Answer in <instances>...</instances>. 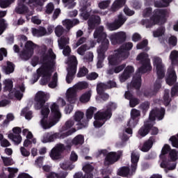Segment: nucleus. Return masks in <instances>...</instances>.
<instances>
[{"label":"nucleus","instance_id":"1","mask_svg":"<svg viewBox=\"0 0 178 178\" xmlns=\"http://www.w3.org/2000/svg\"><path fill=\"white\" fill-rule=\"evenodd\" d=\"M48 101V96L45 92L42 91H38L34 97L33 106L36 111H40L41 109V115L42 116V120H40V124L42 127L47 130L51 129L52 126H55V124L60 120L62 118V114L59 111V106L56 103H54L50 108L51 111L52 119L48 118L49 115V106L48 104H45Z\"/></svg>","mask_w":178,"mask_h":178},{"label":"nucleus","instance_id":"2","mask_svg":"<svg viewBox=\"0 0 178 178\" xmlns=\"http://www.w3.org/2000/svg\"><path fill=\"white\" fill-rule=\"evenodd\" d=\"M148 56V54L142 52L136 57V60H139V63L142 65L138 68V72L133 76L131 81V86L136 90L141 88V74H145V73L152 70L151 61Z\"/></svg>","mask_w":178,"mask_h":178},{"label":"nucleus","instance_id":"3","mask_svg":"<svg viewBox=\"0 0 178 178\" xmlns=\"http://www.w3.org/2000/svg\"><path fill=\"white\" fill-rule=\"evenodd\" d=\"M168 15V10L162 8H156L154 10L149 19L142 20V24L145 26L146 29H151L154 26H163L166 23V16Z\"/></svg>","mask_w":178,"mask_h":178},{"label":"nucleus","instance_id":"4","mask_svg":"<svg viewBox=\"0 0 178 178\" xmlns=\"http://www.w3.org/2000/svg\"><path fill=\"white\" fill-rule=\"evenodd\" d=\"M154 66H156L157 80L155 81L154 90L156 92L159 91L162 85L161 84V80L165 77V66L162 64V59L159 57L154 58Z\"/></svg>","mask_w":178,"mask_h":178},{"label":"nucleus","instance_id":"5","mask_svg":"<svg viewBox=\"0 0 178 178\" xmlns=\"http://www.w3.org/2000/svg\"><path fill=\"white\" fill-rule=\"evenodd\" d=\"M99 155L106 156L104 161V166H111L115 165L120 159L121 154L115 152H108L107 149L99 150Z\"/></svg>","mask_w":178,"mask_h":178},{"label":"nucleus","instance_id":"6","mask_svg":"<svg viewBox=\"0 0 178 178\" xmlns=\"http://www.w3.org/2000/svg\"><path fill=\"white\" fill-rule=\"evenodd\" d=\"M76 131H77V130H76L75 128H72L67 131L63 133L56 132L53 134H47V135L44 136L42 143H54V141H55V140L58 138H60V140H63V138H66V137L72 136V134H73V133H76Z\"/></svg>","mask_w":178,"mask_h":178},{"label":"nucleus","instance_id":"7","mask_svg":"<svg viewBox=\"0 0 178 178\" xmlns=\"http://www.w3.org/2000/svg\"><path fill=\"white\" fill-rule=\"evenodd\" d=\"M68 62L70 65L67 68V74L65 80L67 84H71L72 81L74 79V76H76V72H77V58L75 56H71L68 58Z\"/></svg>","mask_w":178,"mask_h":178},{"label":"nucleus","instance_id":"8","mask_svg":"<svg viewBox=\"0 0 178 178\" xmlns=\"http://www.w3.org/2000/svg\"><path fill=\"white\" fill-rule=\"evenodd\" d=\"M37 73L42 77L40 80L41 86H47L48 82L51 81L52 72H51V67L48 65V63L42 64V66L37 70Z\"/></svg>","mask_w":178,"mask_h":178},{"label":"nucleus","instance_id":"9","mask_svg":"<svg viewBox=\"0 0 178 178\" xmlns=\"http://www.w3.org/2000/svg\"><path fill=\"white\" fill-rule=\"evenodd\" d=\"M94 38L97 40L98 44L101 43L99 47H109V40L106 38L107 35L105 31V28L100 26L97 27L93 33Z\"/></svg>","mask_w":178,"mask_h":178},{"label":"nucleus","instance_id":"10","mask_svg":"<svg viewBox=\"0 0 178 178\" xmlns=\"http://www.w3.org/2000/svg\"><path fill=\"white\" fill-rule=\"evenodd\" d=\"M74 119L76 124V129L81 130L82 129H86L88 127V120L84 118V113L82 111H76L74 114Z\"/></svg>","mask_w":178,"mask_h":178},{"label":"nucleus","instance_id":"11","mask_svg":"<svg viewBox=\"0 0 178 178\" xmlns=\"http://www.w3.org/2000/svg\"><path fill=\"white\" fill-rule=\"evenodd\" d=\"M66 151V146L62 143H58L56 146L51 149L50 152V157L53 161H58L62 158V154Z\"/></svg>","mask_w":178,"mask_h":178},{"label":"nucleus","instance_id":"12","mask_svg":"<svg viewBox=\"0 0 178 178\" xmlns=\"http://www.w3.org/2000/svg\"><path fill=\"white\" fill-rule=\"evenodd\" d=\"M127 35L126 32L120 31L110 35V40L113 45H120L126 41Z\"/></svg>","mask_w":178,"mask_h":178},{"label":"nucleus","instance_id":"13","mask_svg":"<svg viewBox=\"0 0 178 178\" xmlns=\"http://www.w3.org/2000/svg\"><path fill=\"white\" fill-rule=\"evenodd\" d=\"M165 108H153L149 115V120L150 122H155V120H162L165 118Z\"/></svg>","mask_w":178,"mask_h":178},{"label":"nucleus","instance_id":"14","mask_svg":"<svg viewBox=\"0 0 178 178\" xmlns=\"http://www.w3.org/2000/svg\"><path fill=\"white\" fill-rule=\"evenodd\" d=\"M115 52L114 54L110 55L108 58V63L111 66H118V65H120V63L122 60L126 59L123 58L122 54H120L119 51L115 50Z\"/></svg>","mask_w":178,"mask_h":178},{"label":"nucleus","instance_id":"15","mask_svg":"<svg viewBox=\"0 0 178 178\" xmlns=\"http://www.w3.org/2000/svg\"><path fill=\"white\" fill-rule=\"evenodd\" d=\"M111 118H112V112L108 111L106 108L104 111H97L95 114V120H103L106 123Z\"/></svg>","mask_w":178,"mask_h":178},{"label":"nucleus","instance_id":"16","mask_svg":"<svg viewBox=\"0 0 178 178\" xmlns=\"http://www.w3.org/2000/svg\"><path fill=\"white\" fill-rule=\"evenodd\" d=\"M138 161H140V153H138L137 151H133L131 154V168L132 175L133 173H136V171L137 170Z\"/></svg>","mask_w":178,"mask_h":178},{"label":"nucleus","instance_id":"17","mask_svg":"<svg viewBox=\"0 0 178 178\" xmlns=\"http://www.w3.org/2000/svg\"><path fill=\"white\" fill-rule=\"evenodd\" d=\"M133 49V43L132 42H127L123 44L117 51H120V54H122L123 58L127 59L129 58V55H130V51Z\"/></svg>","mask_w":178,"mask_h":178},{"label":"nucleus","instance_id":"18","mask_svg":"<svg viewBox=\"0 0 178 178\" xmlns=\"http://www.w3.org/2000/svg\"><path fill=\"white\" fill-rule=\"evenodd\" d=\"M101 24V17L97 15H91L88 20V26L90 30H94L97 26Z\"/></svg>","mask_w":178,"mask_h":178},{"label":"nucleus","instance_id":"19","mask_svg":"<svg viewBox=\"0 0 178 178\" xmlns=\"http://www.w3.org/2000/svg\"><path fill=\"white\" fill-rule=\"evenodd\" d=\"M49 59L51 60H55V59H56V55L54 54V50H52V49H49L48 54H44L41 56L40 63L44 65V63H47L48 65H49V61H48Z\"/></svg>","mask_w":178,"mask_h":178},{"label":"nucleus","instance_id":"20","mask_svg":"<svg viewBox=\"0 0 178 178\" xmlns=\"http://www.w3.org/2000/svg\"><path fill=\"white\" fill-rule=\"evenodd\" d=\"M177 81V76L176 75V71L173 69H170L167 72V77L165 81L168 86H173Z\"/></svg>","mask_w":178,"mask_h":178},{"label":"nucleus","instance_id":"21","mask_svg":"<svg viewBox=\"0 0 178 178\" xmlns=\"http://www.w3.org/2000/svg\"><path fill=\"white\" fill-rule=\"evenodd\" d=\"M154 143H155V136H150L147 140L144 142L143 147L140 148V151H142V152H148V151L152 148Z\"/></svg>","mask_w":178,"mask_h":178},{"label":"nucleus","instance_id":"22","mask_svg":"<svg viewBox=\"0 0 178 178\" xmlns=\"http://www.w3.org/2000/svg\"><path fill=\"white\" fill-rule=\"evenodd\" d=\"M152 127V124L149 122H147L142 126L138 130V134L140 137H145L149 134V131H151V129Z\"/></svg>","mask_w":178,"mask_h":178},{"label":"nucleus","instance_id":"23","mask_svg":"<svg viewBox=\"0 0 178 178\" xmlns=\"http://www.w3.org/2000/svg\"><path fill=\"white\" fill-rule=\"evenodd\" d=\"M134 73V67L132 66H127L124 70L122 74L120 77V81L124 82L126 80L129 79L131 74Z\"/></svg>","mask_w":178,"mask_h":178},{"label":"nucleus","instance_id":"24","mask_svg":"<svg viewBox=\"0 0 178 178\" xmlns=\"http://www.w3.org/2000/svg\"><path fill=\"white\" fill-rule=\"evenodd\" d=\"M67 101L70 104H74L76 102V97H77V92L74 88H70L67 91Z\"/></svg>","mask_w":178,"mask_h":178},{"label":"nucleus","instance_id":"25","mask_svg":"<svg viewBox=\"0 0 178 178\" xmlns=\"http://www.w3.org/2000/svg\"><path fill=\"white\" fill-rule=\"evenodd\" d=\"M15 90L14 91L15 97L18 99V101H22V98H23V92L26 91V87H24V83H22V85H19Z\"/></svg>","mask_w":178,"mask_h":178},{"label":"nucleus","instance_id":"26","mask_svg":"<svg viewBox=\"0 0 178 178\" xmlns=\"http://www.w3.org/2000/svg\"><path fill=\"white\" fill-rule=\"evenodd\" d=\"M83 172H85L86 174L82 178H93L94 177V175H92V173H91V172L94 170V166H92V165L86 164L83 167Z\"/></svg>","mask_w":178,"mask_h":178},{"label":"nucleus","instance_id":"27","mask_svg":"<svg viewBox=\"0 0 178 178\" xmlns=\"http://www.w3.org/2000/svg\"><path fill=\"white\" fill-rule=\"evenodd\" d=\"M80 21L77 19H65L63 22V26L67 29V30H70L72 27H74V26H76V24H79Z\"/></svg>","mask_w":178,"mask_h":178},{"label":"nucleus","instance_id":"28","mask_svg":"<svg viewBox=\"0 0 178 178\" xmlns=\"http://www.w3.org/2000/svg\"><path fill=\"white\" fill-rule=\"evenodd\" d=\"M118 176H122V177H127V176H133L134 173H131V169L128 166L122 167L118 172Z\"/></svg>","mask_w":178,"mask_h":178},{"label":"nucleus","instance_id":"29","mask_svg":"<svg viewBox=\"0 0 178 178\" xmlns=\"http://www.w3.org/2000/svg\"><path fill=\"white\" fill-rule=\"evenodd\" d=\"M126 3V0H115L112 6H111V12H116L119 10L120 8H123L124 4Z\"/></svg>","mask_w":178,"mask_h":178},{"label":"nucleus","instance_id":"30","mask_svg":"<svg viewBox=\"0 0 178 178\" xmlns=\"http://www.w3.org/2000/svg\"><path fill=\"white\" fill-rule=\"evenodd\" d=\"M108 48L109 46H99V49H97V59L98 60H104L105 59V52L108 51Z\"/></svg>","mask_w":178,"mask_h":178},{"label":"nucleus","instance_id":"31","mask_svg":"<svg viewBox=\"0 0 178 178\" xmlns=\"http://www.w3.org/2000/svg\"><path fill=\"white\" fill-rule=\"evenodd\" d=\"M16 13L18 15H26L29 13V7L24 5V2L18 3V7L15 9Z\"/></svg>","mask_w":178,"mask_h":178},{"label":"nucleus","instance_id":"32","mask_svg":"<svg viewBox=\"0 0 178 178\" xmlns=\"http://www.w3.org/2000/svg\"><path fill=\"white\" fill-rule=\"evenodd\" d=\"M32 34L36 37H43V35L47 34V29L42 26H40L39 29L33 28Z\"/></svg>","mask_w":178,"mask_h":178},{"label":"nucleus","instance_id":"33","mask_svg":"<svg viewBox=\"0 0 178 178\" xmlns=\"http://www.w3.org/2000/svg\"><path fill=\"white\" fill-rule=\"evenodd\" d=\"M6 16V11H0V35L6 29V24L5 23V19L2 17Z\"/></svg>","mask_w":178,"mask_h":178},{"label":"nucleus","instance_id":"34","mask_svg":"<svg viewBox=\"0 0 178 178\" xmlns=\"http://www.w3.org/2000/svg\"><path fill=\"white\" fill-rule=\"evenodd\" d=\"M69 173L66 171H61L58 173L51 172L47 175V178H66Z\"/></svg>","mask_w":178,"mask_h":178},{"label":"nucleus","instance_id":"35","mask_svg":"<svg viewBox=\"0 0 178 178\" xmlns=\"http://www.w3.org/2000/svg\"><path fill=\"white\" fill-rule=\"evenodd\" d=\"M6 74H10L15 72V64L10 61H7V65H4L2 67Z\"/></svg>","mask_w":178,"mask_h":178},{"label":"nucleus","instance_id":"36","mask_svg":"<svg viewBox=\"0 0 178 178\" xmlns=\"http://www.w3.org/2000/svg\"><path fill=\"white\" fill-rule=\"evenodd\" d=\"M80 16L83 17V20H88L91 16V11L88 12L87 6H84L80 8Z\"/></svg>","mask_w":178,"mask_h":178},{"label":"nucleus","instance_id":"37","mask_svg":"<svg viewBox=\"0 0 178 178\" xmlns=\"http://www.w3.org/2000/svg\"><path fill=\"white\" fill-rule=\"evenodd\" d=\"M60 167L63 170H73L74 169V165H73L70 160L65 161L63 163L60 164Z\"/></svg>","mask_w":178,"mask_h":178},{"label":"nucleus","instance_id":"38","mask_svg":"<svg viewBox=\"0 0 178 178\" xmlns=\"http://www.w3.org/2000/svg\"><path fill=\"white\" fill-rule=\"evenodd\" d=\"M90 99H91V92L90 91L86 92L79 97V102L81 104H87V102H90Z\"/></svg>","mask_w":178,"mask_h":178},{"label":"nucleus","instance_id":"39","mask_svg":"<svg viewBox=\"0 0 178 178\" xmlns=\"http://www.w3.org/2000/svg\"><path fill=\"white\" fill-rule=\"evenodd\" d=\"M96 90L98 95H101L104 94V92H105L106 90H108V86L106 85V83H99L97 85Z\"/></svg>","mask_w":178,"mask_h":178},{"label":"nucleus","instance_id":"40","mask_svg":"<svg viewBox=\"0 0 178 178\" xmlns=\"http://www.w3.org/2000/svg\"><path fill=\"white\" fill-rule=\"evenodd\" d=\"M33 54L34 53H31V51H29L25 49L19 54V56L24 60H29L30 58L33 56Z\"/></svg>","mask_w":178,"mask_h":178},{"label":"nucleus","instance_id":"41","mask_svg":"<svg viewBox=\"0 0 178 178\" xmlns=\"http://www.w3.org/2000/svg\"><path fill=\"white\" fill-rule=\"evenodd\" d=\"M8 138L10 140H12L15 144V145H19L20 143H22V136L20 135H15L14 134H8Z\"/></svg>","mask_w":178,"mask_h":178},{"label":"nucleus","instance_id":"42","mask_svg":"<svg viewBox=\"0 0 178 178\" xmlns=\"http://www.w3.org/2000/svg\"><path fill=\"white\" fill-rule=\"evenodd\" d=\"M36 47L37 44L31 40H28L25 43V49H26V51H29V52H31L32 54H34V49H35Z\"/></svg>","mask_w":178,"mask_h":178},{"label":"nucleus","instance_id":"43","mask_svg":"<svg viewBox=\"0 0 178 178\" xmlns=\"http://www.w3.org/2000/svg\"><path fill=\"white\" fill-rule=\"evenodd\" d=\"M28 5L31 8H37L38 6H42L44 5L43 0H29Z\"/></svg>","mask_w":178,"mask_h":178},{"label":"nucleus","instance_id":"44","mask_svg":"<svg viewBox=\"0 0 178 178\" xmlns=\"http://www.w3.org/2000/svg\"><path fill=\"white\" fill-rule=\"evenodd\" d=\"M72 143L74 145H83L84 144V136L78 135L72 140Z\"/></svg>","mask_w":178,"mask_h":178},{"label":"nucleus","instance_id":"45","mask_svg":"<svg viewBox=\"0 0 178 178\" xmlns=\"http://www.w3.org/2000/svg\"><path fill=\"white\" fill-rule=\"evenodd\" d=\"M168 162L165 160H163L161 163V167L165 169V173H168V170H175V169H176V163H173L170 167H168Z\"/></svg>","mask_w":178,"mask_h":178},{"label":"nucleus","instance_id":"46","mask_svg":"<svg viewBox=\"0 0 178 178\" xmlns=\"http://www.w3.org/2000/svg\"><path fill=\"white\" fill-rule=\"evenodd\" d=\"M97 112V108L95 107H90L87 111H86V120H90L92 119V117L94 116V113Z\"/></svg>","mask_w":178,"mask_h":178},{"label":"nucleus","instance_id":"47","mask_svg":"<svg viewBox=\"0 0 178 178\" xmlns=\"http://www.w3.org/2000/svg\"><path fill=\"white\" fill-rule=\"evenodd\" d=\"M73 126H74V121L72 120H67L61 127L60 132L62 133V131H66L69 130V129H72Z\"/></svg>","mask_w":178,"mask_h":178},{"label":"nucleus","instance_id":"48","mask_svg":"<svg viewBox=\"0 0 178 178\" xmlns=\"http://www.w3.org/2000/svg\"><path fill=\"white\" fill-rule=\"evenodd\" d=\"M67 44H69V38L62 36L58 41V46L60 49H63L65 47H67L66 45H67Z\"/></svg>","mask_w":178,"mask_h":178},{"label":"nucleus","instance_id":"49","mask_svg":"<svg viewBox=\"0 0 178 178\" xmlns=\"http://www.w3.org/2000/svg\"><path fill=\"white\" fill-rule=\"evenodd\" d=\"M165 34V26H160L156 31H153V36L156 38L158 37H162Z\"/></svg>","mask_w":178,"mask_h":178},{"label":"nucleus","instance_id":"50","mask_svg":"<svg viewBox=\"0 0 178 178\" xmlns=\"http://www.w3.org/2000/svg\"><path fill=\"white\" fill-rule=\"evenodd\" d=\"M106 27L110 31H115V30L120 29V26L117 24L115 21L113 22H107Z\"/></svg>","mask_w":178,"mask_h":178},{"label":"nucleus","instance_id":"51","mask_svg":"<svg viewBox=\"0 0 178 178\" xmlns=\"http://www.w3.org/2000/svg\"><path fill=\"white\" fill-rule=\"evenodd\" d=\"M163 101L165 106H169V105H170V102H172V99H170V94L169 93V91H165L163 95Z\"/></svg>","mask_w":178,"mask_h":178},{"label":"nucleus","instance_id":"52","mask_svg":"<svg viewBox=\"0 0 178 178\" xmlns=\"http://www.w3.org/2000/svg\"><path fill=\"white\" fill-rule=\"evenodd\" d=\"M58 84V73H54L51 81L49 83V88H55Z\"/></svg>","mask_w":178,"mask_h":178},{"label":"nucleus","instance_id":"53","mask_svg":"<svg viewBox=\"0 0 178 178\" xmlns=\"http://www.w3.org/2000/svg\"><path fill=\"white\" fill-rule=\"evenodd\" d=\"M4 84V91H12V88H13V81H12V80L6 79Z\"/></svg>","mask_w":178,"mask_h":178},{"label":"nucleus","instance_id":"54","mask_svg":"<svg viewBox=\"0 0 178 178\" xmlns=\"http://www.w3.org/2000/svg\"><path fill=\"white\" fill-rule=\"evenodd\" d=\"M126 20H127L126 17H124L122 14H120L118 16V19H115L114 22H115L120 27L124 24V23L126 22Z\"/></svg>","mask_w":178,"mask_h":178},{"label":"nucleus","instance_id":"55","mask_svg":"<svg viewBox=\"0 0 178 178\" xmlns=\"http://www.w3.org/2000/svg\"><path fill=\"white\" fill-rule=\"evenodd\" d=\"M87 74H88V69L86 67H82L77 73V77H85Z\"/></svg>","mask_w":178,"mask_h":178},{"label":"nucleus","instance_id":"56","mask_svg":"<svg viewBox=\"0 0 178 178\" xmlns=\"http://www.w3.org/2000/svg\"><path fill=\"white\" fill-rule=\"evenodd\" d=\"M1 159L4 166H12L13 165V159L10 157L1 156Z\"/></svg>","mask_w":178,"mask_h":178},{"label":"nucleus","instance_id":"57","mask_svg":"<svg viewBox=\"0 0 178 178\" xmlns=\"http://www.w3.org/2000/svg\"><path fill=\"white\" fill-rule=\"evenodd\" d=\"M140 116H141V112L139 110L136 108H133L131 111V118L132 119H140Z\"/></svg>","mask_w":178,"mask_h":178},{"label":"nucleus","instance_id":"58","mask_svg":"<svg viewBox=\"0 0 178 178\" xmlns=\"http://www.w3.org/2000/svg\"><path fill=\"white\" fill-rule=\"evenodd\" d=\"M22 115H24L27 120H31L33 118V111H27V108H24L22 112Z\"/></svg>","mask_w":178,"mask_h":178},{"label":"nucleus","instance_id":"59","mask_svg":"<svg viewBox=\"0 0 178 178\" xmlns=\"http://www.w3.org/2000/svg\"><path fill=\"white\" fill-rule=\"evenodd\" d=\"M138 124V119H134V118H130L128 121L127 126V127H132V129H134Z\"/></svg>","mask_w":178,"mask_h":178},{"label":"nucleus","instance_id":"60","mask_svg":"<svg viewBox=\"0 0 178 178\" xmlns=\"http://www.w3.org/2000/svg\"><path fill=\"white\" fill-rule=\"evenodd\" d=\"M109 5H111V0L102 1L99 3V8L103 10L106 9L109 7Z\"/></svg>","mask_w":178,"mask_h":178},{"label":"nucleus","instance_id":"61","mask_svg":"<svg viewBox=\"0 0 178 178\" xmlns=\"http://www.w3.org/2000/svg\"><path fill=\"white\" fill-rule=\"evenodd\" d=\"M88 49V46L87 44H82L78 49L77 52L79 55H81L82 56L86 54V51Z\"/></svg>","mask_w":178,"mask_h":178},{"label":"nucleus","instance_id":"62","mask_svg":"<svg viewBox=\"0 0 178 178\" xmlns=\"http://www.w3.org/2000/svg\"><path fill=\"white\" fill-rule=\"evenodd\" d=\"M7 169L9 172L8 178H14L15 176V173H17V172H19V170L17 168L8 167Z\"/></svg>","mask_w":178,"mask_h":178},{"label":"nucleus","instance_id":"63","mask_svg":"<svg viewBox=\"0 0 178 178\" xmlns=\"http://www.w3.org/2000/svg\"><path fill=\"white\" fill-rule=\"evenodd\" d=\"M170 141H171L172 147L175 148H178V134L177 137L175 136H172L170 138Z\"/></svg>","mask_w":178,"mask_h":178},{"label":"nucleus","instance_id":"64","mask_svg":"<svg viewBox=\"0 0 178 178\" xmlns=\"http://www.w3.org/2000/svg\"><path fill=\"white\" fill-rule=\"evenodd\" d=\"M178 94V83H175L171 88L170 95L172 97H175Z\"/></svg>","mask_w":178,"mask_h":178}]
</instances>
